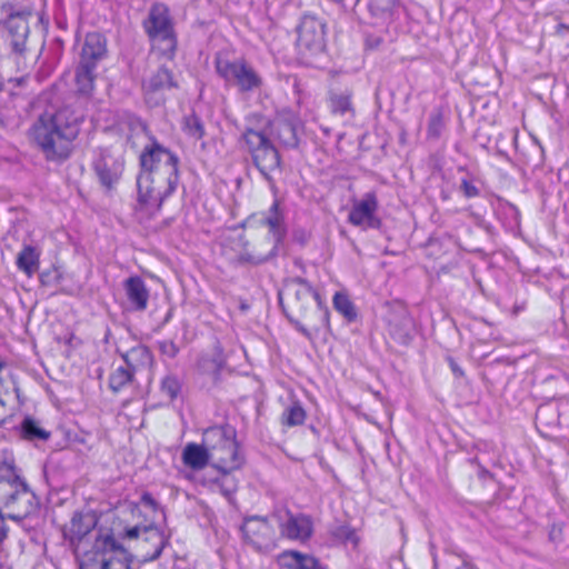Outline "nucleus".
Instances as JSON below:
<instances>
[{
  "instance_id": "nucleus-1",
  "label": "nucleus",
  "mask_w": 569,
  "mask_h": 569,
  "mask_svg": "<svg viewBox=\"0 0 569 569\" xmlns=\"http://www.w3.org/2000/svg\"><path fill=\"white\" fill-rule=\"evenodd\" d=\"M300 124V118L296 112L283 109L273 120L261 127L244 128L241 140L251 154L254 166L268 181H272V174L279 172L281 166L279 151L271 138L284 148H295L299 141L297 131Z\"/></svg>"
},
{
  "instance_id": "nucleus-2",
  "label": "nucleus",
  "mask_w": 569,
  "mask_h": 569,
  "mask_svg": "<svg viewBox=\"0 0 569 569\" xmlns=\"http://www.w3.org/2000/svg\"><path fill=\"white\" fill-rule=\"evenodd\" d=\"M179 158L160 144L154 137L140 154L141 172L137 179L138 200L152 212L158 211L163 200L176 189L179 180Z\"/></svg>"
},
{
  "instance_id": "nucleus-3",
  "label": "nucleus",
  "mask_w": 569,
  "mask_h": 569,
  "mask_svg": "<svg viewBox=\"0 0 569 569\" xmlns=\"http://www.w3.org/2000/svg\"><path fill=\"white\" fill-rule=\"evenodd\" d=\"M83 114L70 106L53 113L41 114L30 127L29 137L43 153L46 160H67L80 132Z\"/></svg>"
},
{
  "instance_id": "nucleus-4",
  "label": "nucleus",
  "mask_w": 569,
  "mask_h": 569,
  "mask_svg": "<svg viewBox=\"0 0 569 569\" xmlns=\"http://www.w3.org/2000/svg\"><path fill=\"white\" fill-rule=\"evenodd\" d=\"M356 8L367 11V23L376 29L366 36V46L378 49L396 40L405 13L401 0H357Z\"/></svg>"
},
{
  "instance_id": "nucleus-5",
  "label": "nucleus",
  "mask_w": 569,
  "mask_h": 569,
  "mask_svg": "<svg viewBox=\"0 0 569 569\" xmlns=\"http://www.w3.org/2000/svg\"><path fill=\"white\" fill-rule=\"evenodd\" d=\"M132 557L111 529H99L79 559V569H131Z\"/></svg>"
},
{
  "instance_id": "nucleus-6",
  "label": "nucleus",
  "mask_w": 569,
  "mask_h": 569,
  "mask_svg": "<svg viewBox=\"0 0 569 569\" xmlns=\"http://www.w3.org/2000/svg\"><path fill=\"white\" fill-rule=\"evenodd\" d=\"M261 223L269 229L268 242L270 243V249L266 252L258 250L249 252L247 250L248 241L244 236L237 234L236 237L228 238L232 244L231 249L236 251V254L230 257L231 260L239 263L261 264L277 256L278 246L286 234L283 217L279 212L278 201L272 203L268 213L262 218Z\"/></svg>"
},
{
  "instance_id": "nucleus-7",
  "label": "nucleus",
  "mask_w": 569,
  "mask_h": 569,
  "mask_svg": "<svg viewBox=\"0 0 569 569\" xmlns=\"http://www.w3.org/2000/svg\"><path fill=\"white\" fill-rule=\"evenodd\" d=\"M203 442L210 449L212 465L222 473L242 466L243 457L239 452L236 431L230 426L208 428L203 432Z\"/></svg>"
},
{
  "instance_id": "nucleus-8",
  "label": "nucleus",
  "mask_w": 569,
  "mask_h": 569,
  "mask_svg": "<svg viewBox=\"0 0 569 569\" xmlns=\"http://www.w3.org/2000/svg\"><path fill=\"white\" fill-rule=\"evenodd\" d=\"M39 506L38 497L24 479L0 486V512L8 519L21 521L37 512Z\"/></svg>"
},
{
  "instance_id": "nucleus-9",
  "label": "nucleus",
  "mask_w": 569,
  "mask_h": 569,
  "mask_svg": "<svg viewBox=\"0 0 569 569\" xmlns=\"http://www.w3.org/2000/svg\"><path fill=\"white\" fill-rule=\"evenodd\" d=\"M143 28L152 41L163 42V56L172 59L177 49V38L169 8L162 2L153 3L143 21Z\"/></svg>"
},
{
  "instance_id": "nucleus-10",
  "label": "nucleus",
  "mask_w": 569,
  "mask_h": 569,
  "mask_svg": "<svg viewBox=\"0 0 569 569\" xmlns=\"http://www.w3.org/2000/svg\"><path fill=\"white\" fill-rule=\"evenodd\" d=\"M216 71L227 82L239 88L241 92H250L262 87V79L243 59L233 61L217 58Z\"/></svg>"
},
{
  "instance_id": "nucleus-11",
  "label": "nucleus",
  "mask_w": 569,
  "mask_h": 569,
  "mask_svg": "<svg viewBox=\"0 0 569 569\" xmlns=\"http://www.w3.org/2000/svg\"><path fill=\"white\" fill-rule=\"evenodd\" d=\"M297 47L302 59L322 53L326 48V26L312 16H305L298 27Z\"/></svg>"
},
{
  "instance_id": "nucleus-12",
  "label": "nucleus",
  "mask_w": 569,
  "mask_h": 569,
  "mask_svg": "<svg viewBox=\"0 0 569 569\" xmlns=\"http://www.w3.org/2000/svg\"><path fill=\"white\" fill-rule=\"evenodd\" d=\"M378 210L379 201L376 193L367 192L361 199L352 202L348 222L363 231L379 229L381 219L378 217Z\"/></svg>"
},
{
  "instance_id": "nucleus-13",
  "label": "nucleus",
  "mask_w": 569,
  "mask_h": 569,
  "mask_svg": "<svg viewBox=\"0 0 569 569\" xmlns=\"http://www.w3.org/2000/svg\"><path fill=\"white\" fill-rule=\"evenodd\" d=\"M124 161L109 149H100L92 162V168L102 187L110 190L118 183L123 172Z\"/></svg>"
},
{
  "instance_id": "nucleus-14",
  "label": "nucleus",
  "mask_w": 569,
  "mask_h": 569,
  "mask_svg": "<svg viewBox=\"0 0 569 569\" xmlns=\"http://www.w3.org/2000/svg\"><path fill=\"white\" fill-rule=\"evenodd\" d=\"M286 290L290 313H303L313 300L321 305L318 291L303 278L290 279L286 284Z\"/></svg>"
},
{
  "instance_id": "nucleus-15",
  "label": "nucleus",
  "mask_w": 569,
  "mask_h": 569,
  "mask_svg": "<svg viewBox=\"0 0 569 569\" xmlns=\"http://www.w3.org/2000/svg\"><path fill=\"white\" fill-rule=\"evenodd\" d=\"M243 539L257 549L268 547L273 540V528L267 518L252 516L241 526Z\"/></svg>"
},
{
  "instance_id": "nucleus-16",
  "label": "nucleus",
  "mask_w": 569,
  "mask_h": 569,
  "mask_svg": "<svg viewBox=\"0 0 569 569\" xmlns=\"http://www.w3.org/2000/svg\"><path fill=\"white\" fill-rule=\"evenodd\" d=\"M286 519L281 520L279 528L283 537L290 540L306 541L313 533L312 519L303 513L286 511Z\"/></svg>"
},
{
  "instance_id": "nucleus-17",
  "label": "nucleus",
  "mask_w": 569,
  "mask_h": 569,
  "mask_svg": "<svg viewBox=\"0 0 569 569\" xmlns=\"http://www.w3.org/2000/svg\"><path fill=\"white\" fill-rule=\"evenodd\" d=\"M8 31L7 41L13 53L23 56L27 50L28 37L30 33L29 22L22 14H11L4 21Z\"/></svg>"
},
{
  "instance_id": "nucleus-18",
  "label": "nucleus",
  "mask_w": 569,
  "mask_h": 569,
  "mask_svg": "<svg viewBox=\"0 0 569 569\" xmlns=\"http://www.w3.org/2000/svg\"><path fill=\"white\" fill-rule=\"evenodd\" d=\"M97 520L90 513L76 511L63 529V536L70 543L80 542L96 527Z\"/></svg>"
},
{
  "instance_id": "nucleus-19",
  "label": "nucleus",
  "mask_w": 569,
  "mask_h": 569,
  "mask_svg": "<svg viewBox=\"0 0 569 569\" xmlns=\"http://www.w3.org/2000/svg\"><path fill=\"white\" fill-rule=\"evenodd\" d=\"M123 288L130 309L139 312L144 311L150 297L149 289L144 281L138 276L129 277L124 281Z\"/></svg>"
},
{
  "instance_id": "nucleus-20",
  "label": "nucleus",
  "mask_w": 569,
  "mask_h": 569,
  "mask_svg": "<svg viewBox=\"0 0 569 569\" xmlns=\"http://www.w3.org/2000/svg\"><path fill=\"white\" fill-rule=\"evenodd\" d=\"M106 53V38L99 32H91L86 36L79 62L97 67V62L103 59Z\"/></svg>"
},
{
  "instance_id": "nucleus-21",
  "label": "nucleus",
  "mask_w": 569,
  "mask_h": 569,
  "mask_svg": "<svg viewBox=\"0 0 569 569\" xmlns=\"http://www.w3.org/2000/svg\"><path fill=\"white\" fill-rule=\"evenodd\" d=\"M140 545L142 549H146L143 555L144 560L152 561L160 557L166 545V539L157 527L144 526Z\"/></svg>"
},
{
  "instance_id": "nucleus-22",
  "label": "nucleus",
  "mask_w": 569,
  "mask_h": 569,
  "mask_svg": "<svg viewBox=\"0 0 569 569\" xmlns=\"http://www.w3.org/2000/svg\"><path fill=\"white\" fill-rule=\"evenodd\" d=\"M176 87L177 82L173 79L172 72L166 67H161L154 71L148 79L143 81L142 84L143 91L148 99H151L152 94L161 93Z\"/></svg>"
},
{
  "instance_id": "nucleus-23",
  "label": "nucleus",
  "mask_w": 569,
  "mask_h": 569,
  "mask_svg": "<svg viewBox=\"0 0 569 569\" xmlns=\"http://www.w3.org/2000/svg\"><path fill=\"white\" fill-rule=\"evenodd\" d=\"M181 459L186 467L201 470L211 461L210 449L204 442L202 445L189 442L182 450Z\"/></svg>"
},
{
  "instance_id": "nucleus-24",
  "label": "nucleus",
  "mask_w": 569,
  "mask_h": 569,
  "mask_svg": "<svg viewBox=\"0 0 569 569\" xmlns=\"http://www.w3.org/2000/svg\"><path fill=\"white\" fill-rule=\"evenodd\" d=\"M279 559L281 565L288 569H325L320 561L313 556L296 550L283 551Z\"/></svg>"
},
{
  "instance_id": "nucleus-25",
  "label": "nucleus",
  "mask_w": 569,
  "mask_h": 569,
  "mask_svg": "<svg viewBox=\"0 0 569 569\" xmlns=\"http://www.w3.org/2000/svg\"><path fill=\"white\" fill-rule=\"evenodd\" d=\"M121 129L127 132V143L131 148H138L139 141L147 138L149 140L148 129L146 123L138 117L128 114L124 117Z\"/></svg>"
},
{
  "instance_id": "nucleus-26",
  "label": "nucleus",
  "mask_w": 569,
  "mask_h": 569,
  "mask_svg": "<svg viewBox=\"0 0 569 569\" xmlns=\"http://www.w3.org/2000/svg\"><path fill=\"white\" fill-rule=\"evenodd\" d=\"M40 252L33 246H24L17 256V267L28 277H32L39 269Z\"/></svg>"
},
{
  "instance_id": "nucleus-27",
  "label": "nucleus",
  "mask_w": 569,
  "mask_h": 569,
  "mask_svg": "<svg viewBox=\"0 0 569 569\" xmlns=\"http://www.w3.org/2000/svg\"><path fill=\"white\" fill-rule=\"evenodd\" d=\"M21 437L28 441H47L51 432L41 427L32 417H26L20 425Z\"/></svg>"
},
{
  "instance_id": "nucleus-28",
  "label": "nucleus",
  "mask_w": 569,
  "mask_h": 569,
  "mask_svg": "<svg viewBox=\"0 0 569 569\" xmlns=\"http://www.w3.org/2000/svg\"><path fill=\"white\" fill-rule=\"evenodd\" d=\"M127 368L134 372L138 368L148 366L151 362V353L144 346H137L122 356Z\"/></svg>"
},
{
  "instance_id": "nucleus-29",
  "label": "nucleus",
  "mask_w": 569,
  "mask_h": 569,
  "mask_svg": "<svg viewBox=\"0 0 569 569\" xmlns=\"http://www.w3.org/2000/svg\"><path fill=\"white\" fill-rule=\"evenodd\" d=\"M94 70L96 67L93 64L79 62L76 70V83L79 92L89 94L92 91L96 78Z\"/></svg>"
},
{
  "instance_id": "nucleus-30",
  "label": "nucleus",
  "mask_w": 569,
  "mask_h": 569,
  "mask_svg": "<svg viewBox=\"0 0 569 569\" xmlns=\"http://www.w3.org/2000/svg\"><path fill=\"white\" fill-rule=\"evenodd\" d=\"M332 302L335 309L341 313L347 321L352 322L357 319L356 307L346 293L337 292Z\"/></svg>"
},
{
  "instance_id": "nucleus-31",
  "label": "nucleus",
  "mask_w": 569,
  "mask_h": 569,
  "mask_svg": "<svg viewBox=\"0 0 569 569\" xmlns=\"http://www.w3.org/2000/svg\"><path fill=\"white\" fill-rule=\"evenodd\" d=\"M22 479L12 459H0V486L13 485Z\"/></svg>"
},
{
  "instance_id": "nucleus-32",
  "label": "nucleus",
  "mask_w": 569,
  "mask_h": 569,
  "mask_svg": "<svg viewBox=\"0 0 569 569\" xmlns=\"http://www.w3.org/2000/svg\"><path fill=\"white\" fill-rule=\"evenodd\" d=\"M306 420V411L299 402L290 405L281 416L282 425L288 427L300 426Z\"/></svg>"
},
{
  "instance_id": "nucleus-33",
  "label": "nucleus",
  "mask_w": 569,
  "mask_h": 569,
  "mask_svg": "<svg viewBox=\"0 0 569 569\" xmlns=\"http://www.w3.org/2000/svg\"><path fill=\"white\" fill-rule=\"evenodd\" d=\"M134 372L127 367L117 368L109 378V387L113 392L120 391L131 382Z\"/></svg>"
},
{
  "instance_id": "nucleus-34",
  "label": "nucleus",
  "mask_w": 569,
  "mask_h": 569,
  "mask_svg": "<svg viewBox=\"0 0 569 569\" xmlns=\"http://www.w3.org/2000/svg\"><path fill=\"white\" fill-rule=\"evenodd\" d=\"M183 131L193 140H201L204 136L202 120L194 113L186 116L183 119Z\"/></svg>"
},
{
  "instance_id": "nucleus-35",
  "label": "nucleus",
  "mask_w": 569,
  "mask_h": 569,
  "mask_svg": "<svg viewBox=\"0 0 569 569\" xmlns=\"http://www.w3.org/2000/svg\"><path fill=\"white\" fill-rule=\"evenodd\" d=\"M329 102L333 113L345 114L348 111H352L351 93L349 91L331 93Z\"/></svg>"
},
{
  "instance_id": "nucleus-36",
  "label": "nucleus",
  "mask_w": 569,
  "mask_h": 569,
  "mask_svg": "<svg viewBox=\"0 0 569 569\" xmlns=\"http://www.w3.org/2000/svg\"><path fill=\"white\" fill-rule=\"evenodd\" d=\"M160 391L167 396L170 401L174 400L181 391V382L174 375H167L161 379Z\"/></svg>"
},
{
  "instance_id": "nucleus-37",
  "label": "nucleus",
  "mask_w": 569,
  "mask_h": 569,
  "mask_svg": "<svg viewBox=\"0 0 569 569\" xmlns=\"http://www.w3.org/2000/svg\"><path fill=\"white\" fill-rule=\"evenodd\" d=\"M443 128H445V120H443L442 112L439 110L433 111L430 114L429 122H428V130H427L428 138L438 139L441 136Z\"/></svg>"
},
{
  "instance_id": "nucleus-38",
  "label": "nucleus",
  "mask_w": 569,
  "mask_h": 569,
  "mask_svg": "<svg viewBox=\"0 0 569 569\" xmlns=\"http://www.w3.org/2000/svg\"><path fill=\"white\" fill-rule=\"evenodd\" d=\"M333 536L338 540L347 543L350 542L353 546H357L359 538L356 533V530L351 528L350 526L343 525L339 526L333 530Z\"/></svg>"
},
{
  "instance_id": "nucleus-39",
  "label": "nucleus",
  "mask_w": 569,
  "mask_h": 569,
  "mask_svg": "<svg viewBox=\"0 0 569 569\" xmlns=\"http://www.w3.org/2000/svg\"><path fill=\"white\" fill-rule=\"evenodd\" d=\"M157 346L161 355L170 359L176 358L179 353V347L173 342V340H160L157 342Z\"/></svg>"
},
{
  "instance_id": "nucleus-40",
  "label": "nucleus",
  "mask_w": 569,
  "mask_h": 569,
  "mask_svg": "<svg viewBox=\"0 0 569 569\" xmlns=\"http://www.w3.org/2000/svg\"><path fill=\"white\" fill-rule=\"evenodd\" d=\"M410 319L408 317L402 318V327H391L390 332L391 335L398 339L401 343H408L410 340L409 331L406 329L408 325H410Z\"/></svg>"
},
{
  "instance_id": "nucleus-41",
  "label": "nucleus",
  "mask_w": 569,
  "mask_h": 569,
  "mask_svg": "<svg viewBox=\"0 0 569 569\" xmlns=\"http://www.w3.org/2000/svg\"><path fill=\"white\" fill-rule=\"evenodd\" d=\"M217 485L219 486L221 493L226 497H230V495L236 490V485L228 473H223V477L217 480Z\"/></svg>"
},
{
  "instance_id": "nucleus-42",
  "label": "nucleus",
  "mask_w": 569,
  "mask_h": 569,
  "mask_svg": "<svg viewBox=\"0 0 569 569\" xmlns=\"http://www.w3.org/2000/svg\"><path fill=\"white\" fill-rule=\"evenodd\" d=\"M460 190L466 198H475L480 194V190L467 179L461 180Z\"/></svg>"
},
{
  "instance_id": "nucleus-43",
  "label": "nucleus",
  "mask_w": 569,
  "mask_h": 569,
  "mask_svg": "<svg viewBox=\"0 0 569 569\" xmlns=\"http://www.w3.org/2000/svg\"><path fill=\"white\" fill-rule=\"evenodd\" d=\"M279 302H280V305H281V307H282V309H283V312L286 313L287 318H288V319H289V321L295 326V328H296L299 332H301L305 337L310 338V332L308 331V329H307L303 325H301L297 319H295L293 313H290V312L286 309V307H284V306H283V303H282V299H281V297H279Z\"/></svg>"
},
{
  "instance_id": "nucleus-44",
  "label": "nucleus",
  "mask_w": 569,
  "mask_h": 569,
  "mask_svg": "<svg viewBox=\"0 0 569 569\" xmlns=\"http://www.w3.org/2000/svg\"><path fill=\"white\" fill-rule=\"evenodd\" d=\"M144 529V526L143 527H140V526H134V527H131V528H127L124 530V533H123V537L127 538V539H130V540H138L139 542L141 541V538H142V530Z\"/></svg>"
},
{
  "instance_id": "nucleus-45",
  "label": "nucleus",
  "mask_w": 569,
  "mask_h": 569,
  "mask_svg": "<svg viewBox=\"0 0 569 569\" xmlns=\"http://www.w3.org/2000/svg\"><path fill=\"white\" fill-rule=\"evenodd\" d=\"M212 362L214 365V369L217 371L221 370L223 368V366L226 365V357L222 352V349L217 346L216 349H214V355L212 357Z\"/></svg>"
},
{
  "instance_id": "nucleus-46",
  "label": "nucleus",
  "mask_w": 569,
  "mask_h": 569,
  "mask_svg": "<svg viewBox=\"0 0 569 569\" xmlns=\"http://www.w3.org/2000/svg\"><path fill=\"white\" fill-rule=\"evenodd\" d=\"M447 360H448V363H449V367H450V369H451L452 373H453L456 377H458V378L462 377V376H463V370H462V369L460 368V366L455 361V359H453V358H451V357H448V358H447Z\"/></svg>"
},
{
  "instance_id": "nucleus-47",
  "label": "nucleus",
  "mask_w": 569,
  "mask_h": 569,
  "mask_svg": "<svg viewBox=\"0 0 569 569\" xmlns=\"http://www.w3.org/2000/svg\"><path fill=\"white\" fill-rule=\"evenodd\" d=\"M7 517L0 512V543L7 538L8 527L4 523Z\"/></svg>"
},
{
  "instance_id": "nucleus-48",
  "label": "nucleus",
  "mask_w": 569,
  "mask_h": 569,
  "mask_svg": "<svg viewBox=\"0 0 569 569\" xmlns=\"http://www.w3.org/2000/svg\"><path fill=\"white\" fill-rule=\"evenodd\" d=\"M557 34L563 36L565 33H569V26L563 23H558L556 28Z\"/></svg>"
},
{
  "instance_id": "nucleus-49",
  "label": "nucleus",
  "mask_w": 569,
  "mask_h": 569,
  "mask_svg": "<svg viewBox=\"0 0 569 569\" xmlns=\"http://www.w3.org/2000/svg\"><path fill=\"white\" fill-rule=\"evenodd\" d=\"M142 500H143L144 502L149 503V505H153V503H154V501H153L152 497H151L150 495H148V493H144V495L142 496Z\"/></svg>"
},
{
  "instance_id": "nucleus-50",
  "label": "nucleus",
  "mask_w": 569,
  "mask_h": 569,
  "mask_svg": "<svg viewBox=\"0 0 569 569\" xmlns=\"http://www.w3.org/2000/svg\"><path fill=\"white\" fill-rule=\"evenodd\" d=\"M4 396H7V393H4V395L0 393V408L1 409H4L6 405H7Z\"/></svg>"
},
{
  "instance_id": "nucleus-51",
  "label": "nucleus",
  "mask_w": 569,
  "mask_h": 569,
  "mask_svg": "<svg viewBox=\"0 0 569 569\" xmlns=\"http://www.w3.org/2000/svg\"><path fill=\"white\" fill-rule=\"evenodd\" d=\"M323 321L326 322V325L329 323V311L327 309L323 310Z\"/></svg>"
},
{
  "instance_id": "nucleus-52",
  "label": "nucleus",
  "mask_w": 569,
  "mask_h": 569,
  "mask_svg": "<svg viewBox=\"0 0 569 569\" xmlns=\"http://www.w3.org/2000/svg\"><path fill=\"white\" fill-rule=\"evenodd\" d=\"M7 367V362L3 360H0V371Z\"/></svg>"
},
{
  "instance_id": "nucleus-53",
  "label": "nucleus",
  "mask_w": 569,
  "mask_h": 569,
  "mask_svg": "<svg viewBox=\"0 0 569 569\" xmlns=\"http://www.w3.org/2000/svg\"><path fill=\"white\" fill-rule=\"evenodd\" d=\"M457 569H469L468 567V563L467 562H463L460 567H458Z\"/></svg>"
},
{
  "instance_id": "nucleus-54",
  "label": "nucleus",
  "mask_w": 569,
  "mask_h": 569,
  "mask_svg": "<svg viewBox=\"0 0 569 569\" xmlns=\"http://www.w3.org/2000/svg\"><path fill=\"white\" fill-rule=\"evenodd\" d=\"M543 411H545V408H539L537 415L540 416L543 413Z\"/></svg>"
}]
</instances>
